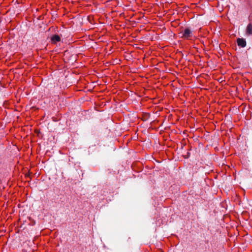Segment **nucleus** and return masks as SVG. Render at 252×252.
<instances>
[{
	"mask_svg": "<svg viewBox=\"0 0 252 252\" xmlns=\"http://www.w3.org/2000/svg\"><path fill=\"white\" fill-rule=\"evenodd\" d=\"M51 41L52 43H56L60 41L61 37L57 34H55L52 36L51 37Z\"/></svg>",
	"mask_w": 252,
	"mask_h": 252,
	"instance_id": "nucleus-3",
	"label": "nucleus"
},
{
	"mask_svg": "<svg viewBox=\"0 0 252 252\" xmlns=\"http://www.w3.org/2000/svg\"><path fill=\"white\" fill-rule=\"evenodd\" d=\"M180 34L182 38L188 39L193 36V32L189 28H186L180 32Z\"/></svg>",
	"mask_w": 252,
	"mask_h": 252,
	"instance_id": "nucleus-1",
	"label": "nucleus"
},
{
	"mask_svg": "<svg viewBox=\"0 0 252 252\" xmlns=\"http://www.w3.org/2000/svg\"><path fill=\"white\" fill-rule=\"evenodd\" d=\"M237 43L238 45L242 48H244L246 46V41L244 38H238Z\"/></svg>",
	"mask_w": 252,
	"mask_h": 252,
	"instance_id": "nucleus-2",
	"label": "nucleus"
},
{
	"mask_svg": "<svg viewBox=\"0 0 252 252\" xmlns=\"http://www.w3.org/2000/svg\"><path fill=\"white\" fill-rule=\"evenodd\" d=\"M246 34L248 35L252 34V25L250 23L248 25L246 29Z\"/></svg>",
	"mask_w": 252,
	"mask_h": 252,
	"instance_id": "nucleus-4",
	"label": "nucleus"
}]
</instances>
